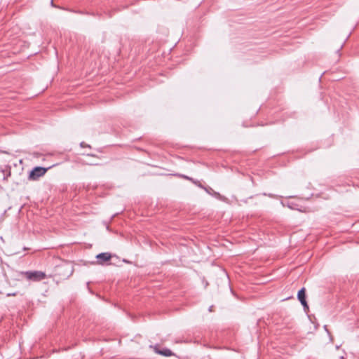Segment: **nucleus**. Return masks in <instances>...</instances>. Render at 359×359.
Segmentation results:
<instances>
[{"label":"nucleus","instance_id":"20e7f679","mask_svg":"<svg viewBox=\"0 0 359 359\" xmlns=\"http://www.w3.org/2000/svg\"><path fill=\"white\" fill-rule=\"evenodd\" d=\"M297 297H298V299L299 300L301 304L303 305L304 309H308L309 306H308L307 302L306 301V294H305V289L304 288H302L298 292Z\"/></svg>","mask_w":359,"mask_h":359},{"label":"nucleus","instance_id":"39448f33","mask_svg":"<svg viewBox=\"0 0 359 359\" xmlns=\"http://www.w3.org/2000/svg\"><path fill=\"white\" fill-rule=\"evenodd\" d=\"M154 351L156 353H158L160 355H164V356H167V357L172 355V352L170 349H168V348H165V349H163V350H159L156 346H154Z\"/></svg>","mask_w":359,"mask_h":359},{"label":"nucleus","instance_id":"7ed1b4c3","mask_svg":"<svg viewBox=\"0 0 359 359\" xmlns=\"http://www.w3.org/2000/svg\"><path fill=\"white\" fill-rule=\"evenodd\" d=\"M96 258L97 259V263L99 264H103L104 263H105L111 259V255L109 252H102V253L98 254L96 256Z\"/></svg>","mask_w":359,"mask_h":359},{"label":"nucleus","instance_id":"6e6552de","mask_svg":"<svg viewBox=\"0 0 359 359\" xmlns=\"http://www.w3.org/2000/svg\"><path fill=\"white\" fill-rule=\"evenodd\" d=\"M210 311H212V306L209 309Z\"/></svg>","mask_w":359,"mask_h":359},{"label":"nucleus","instance_id":"0eeeda50","mask_svg":"<svg viewBox=\"0 0 359 359\" xmlns=\"http://www.w3.org/2000/svg\"><path fill=\"white\" fill-rule=\"evenodd\" d=\"M81 147H84V143H83V142H81Z\"/></svg>","mask_w":359,"mask_h":359},{"label":"nucleus","instance_id":"423d86ee","mask_svg":"<svg viewBox=\"0 0 359 359\" xmlns=\"http://www.w3.org/2000/svg\"><path fill=\"white\" fill-rule=\"evenodd\" d=\"M1 172L4 174L3 180L4 181H7L8 178L11 176V174L10 169L8 170H7L6 172L2 169Z\"/></svg>","mask_w":359,"mask_h":359},{"label":"nucleus","instance_id":"f03ea898","mask_svg":"<svg viewBox=\"0 0 359 359\" xmlns=\"http://www.w3.org/2000/svg\"><path fill=\"white\" fill-rule=\"evenodd\" d=\"M27 278L34 281H39L46 278V274L41 271H27L25 273Z\"/></svg>","mask_w":359,"mask_h":359},{"label":"nucleus","instance_id":"f257e3e1","mask_svg":"<svg viewBox=\"0 0 359 359\" xmlns=\"http://www.w3.org/2000/svg\"><path fill=\"white\" fill-rule=\"evenodd\" d=\"M48 169L40 166L35 167L30 171L28 177L29 180L32 181L37 180L46 174Z\"/></svg>","mask_w":359,"mask_h":359}]
</instances>
